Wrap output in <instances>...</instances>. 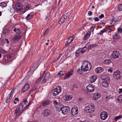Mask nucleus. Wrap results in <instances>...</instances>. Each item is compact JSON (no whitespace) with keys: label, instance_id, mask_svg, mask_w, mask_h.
<instances>
[{"label":"nucleus","instance_id":"58","mask_svg":"<svg viewBox=\"0 0 122 122\" xmlns=\"http://www.w3.org/2000/svg\"><path fill=\"white\" fill-rule=\"evenodd\" d=\"M118 91L119 93H122V88L119 89L118 90Z\"/></svg>","mask_w":122,"mask_h":122},{"label":"nucleus","instance_id":"1","mask_svg":"<svg viewBox=\"0 0 122 122\" xmlns=\"http://www.w3.org/2000/svg\"><path fill=\"white\" fill-rule=\"evenodd\" d=\"M89 44V43H87L86 46L83 48L82 49H80L76 51V56H79L81 55L84 52L85 50H83V49L85 48H86L87 50L91 49L95 47L96 46V44L91 45Z\"/></svg>","mask_w":122,"mask_h":122},{"label":"nucleus","instance_id":"50","mask_svg":"<svg viewBox=\"0 0 122 122\" xmlns=\"http://www.w3.org/2000/svg\"><path fill=\"white\" fill-rule=\"evenodd\" d=\"M23 101L25 104H26L27 103V99H23Z\"/></svg>","mask_w":122,"mask_h":122},{"label":"nucleus","instance_id":"19","mask_svg":"<svg viewBox=\"0 0 122 122\" xmlns=\"http://www.w3.org/2000/svg\"><path fill=\"white\" fill-rule=\"evenodd\" d=\"M21 36H20L16 35L12 38L11 40L12 41H18L20 39Z\"/></svg>","mask_w":122,"mask_h":122},{"label":"nucleus","instance_id":"47","mask_svg":"<svg viewBox=\"0 0 122 122\" xmlns=\"http://www.w3.org/2000/svg\"><path fill=\"white\" fill-rule=\"evenodd\" d=\"M8 29H5L3 31V33L4 34H5L8 32Z\"/></svg>","mask_w":122,"mask_h":122},{"label":"nucleus","instance_id":"57","mask_svg":"<svg viewBox=\"0 0 122 122\" xmlns=\"http://www.w3.org/2000/svg\"><path fill=\"white\" fill-rule=\"evenodd\" d=\"M15 101H16L17 102L19 101L20 100L19 99V98L18 97L15 98Z\"/></svg>","mask_w":122,"mask_h":122},{"label":"nucleus","instance_id":"23","mask_svg":"<svg viewBox=\"0 0 122 122\" xmlns=\"http://www.w3.org/2000/svg\"><path fill=\"white\" fill-rule=\"evenodd\" d=\"M100 94L99 93L95 94L93 97V99L96 100L99 99L100 97Z\"/></svg>","mask_w":122,"mask_h":122},{"label":"nucleus","instance_id":"41","mask_svg":"<svg viewBox=\"0 0 122 122\" xmlns=\"http://www.w3.org/2000/svg\"><path fill=\"white\" fill-rule=\"evenodd\" d=\"M118 101L121 102L122 101V95L119 96L118 97Z\"/></svg>","mask_w":122,"mask_h":122},{"label":"nucleus","instance_id":"31","mask_svg":"<svg viewBox=\"0 0 122 122\" xmlns=\"http://www.w3.org/2000/svg\"><path fill=\"white\" fill-rule=\"evenodd\" d=\"M50 101H48L42 103V105L43 106H46L47 105H49L50 104Z\"/></svg>","mask_w":122,"mask_h":122},{"label":"nucleus","instance_id":"25","mask_svg":"<svg viewBox=\"0 0 122 122\" xmlns=\"http://www.w3.org/2000/svg\"><path fill=\"white\" fill-rule=\"evenodd\" d=\"M102 86L105 87H107L108 86L109 84L108 82L107 81H103L102 83Z\"/></svg>","mask_w":122,"mask_h":122},{"label":"nucleus","instance_id":"15","mask_svg":"<svg viewBox=\"0 0 122 122\" xmlns=\"http://www.w3.org/2000/svg\"><path fill=\"white\" fill-rule=\"evenodd\" d=\"M51 113V111L48 109H45L42 112L43 115L45 116H47L49 115Z\"/></svg>","mask_w":122,"mask_h":122},{"label":"nucleus","instance_id":"36","mask_svg":"<svg viewBox=\"0 0 122 122\" xmlns=\"http://www.w3.org/2000/svg\"><path fill=\"white\" fill-rule=\"evenodd\" d=\"M6 4L5 2H2L0 3V6L2 7H6Z\"/></svg>","mask_w":122,"mask_h":122},{"label":"nucleus","instance_id":"49","mask_svg":"<svg viewBox=\"0 0 122 122\" xmlns=\"http://www.w3.org/2000/svg\"><path fill=\"white\" fill-rule=\"evenodd\" d=\"M88 15L91 16L92 15V13L91 11H88Z\"/></svg>","mask_w":122,"mask_h":122},{"label":"nucleus","instance_id":"26","mask_svg":"<svg viewBox=\"0 0 122 122\" xmlns=\"http://www.w3.org/2000/svg\"><path fill=\"white\" fill-rule=\"evenodd\" d=\"M113 38L114 39H117L120 38L119 34V33H116L113 36Z\"/></svg>","mask_w":122,"mask_h":122},{"label":"nucleus","instance_id":"2","mask_svg":"<svg viewBox=\"0 0 122 122\" xmlns=\"http://www.w3.org/2000/svg\"><path fill=\"white\" fill-rule=\"evenodd\" d=\"M23 108V107L22 104L20 103L15 110L14 115L15 117H16L19 116L21 114L22 112L25 109L24 108L21 112H20L22 110Z\"/></svg>","mask_w":122,"mask_h":122},{"label":"nucleus","instance_id":"5","mask_svg":"<svg viewBox=\"0 0 122 122\" xmlns=\"http://www.w3.org/2000/svg\"><path fill=\"white\" fill-rule=\"evenodd\" d=\"M61 91V87L60 86H57L53 90V95L54 96L58 95Z\"/></svg>","mask_w":122,"mask_h":122},{"label":"nucleus","instance_id":"12","mask_svg":"<svg viewBox=\"0 0 122 122\" xmlns=\"http://www.w3.org/2000/svg\"><path fill=\"white\" fill-rule=\"evenodd\" d=\"M107 117V114L106 112H102L100 115V117L102 119L105 120Z\"/></svg>","mask_w":122,"mask_h":122},{"label":"nucleus","instance_id":"30","mask_svg":"<svg viewBox=\"0 0 122 122\" xmlns=\"http://www.w3.org/2000/svg\"><path fill=\"white\" fill-rule=\"evenodd\" d=\"M77 71L79 73L81 74L82 73L86 71L83 69V68L81 66V69H78L77 70Z\"/></svg>","mask_w":122,"mask_h":122},{"label":"nucleus","instance_id":"55","mask_svg":"<svg viewBox=\"0 0 122 122\" xmlns=\"http://www.w3.org/2000/svg\"><path fill=\"white\" fill-rule=\"evenodd\" d=\"M104 17V15L103 14H102L99 16V18L100 19H102Z\"/></svg>","mask_w":122,"mask_h":122},{"label":"nucleus","instance_id":"32","mask_svg":"<svg viewBox=\"0 0 122 122\" xmlns=\"http://www.w3.org/2000/svg\"><path fill=\"white\" fill-rule=\"evenodd\" d=\"M50 77V74L49 72H48L46 73L44 76L45 78L47 79L48 80Z\"/></svg>","mask_w":122,"mask_h":122},{"label":"nucleus","instance_id":"64","mask_svg":"<svg viewBox=\"0 0 122 122\" xmlns=\"http://www.w3.org/2000/svg\"><path fill=\"white\" fill-rule=\"evenodd\" d=\"M69 43H68L67 42V43L65 45L66 46H67L69 45Z\"/></svg>","mask_w":122,"mask_h":122},{"label":"nucleus","instance_id":"63","mask_svg":"<svg viewBox=\"0 0 122 122\" xmlns=\"http://www.w3.org/2000/svg\"><path fill=\"white\" fill-rule=\"evenodd\" d=\"M85 36L86 38H87V39L89 38V36H88V35H87L86 34L85 35Z\"/></svg>","mask_w":122,"mask_h":122},{"label":"nucleus","instance_id":"8","mask_svg":"<svg viewBox=\"0 0 122 122\" xmlns=\"http://www.w3.org/2000/svg\"><path fill=\"white\" fill-rule=\"evenodd\" d=\"M120 52L117 51H113L111 57L114 59H116L118 58L120 55Z\"/></svg>","mask_w":122,"mask_h":122},{"label":"nucleus","instance_id":"62","mask_svg":"<svg viewBox=\"0 0 122 122\" xmlns=\"http://www.w3.org/2000/svg\"><path fill=\"white\" fill-rule=\"evenodd\" d=\"M88 39L87 38H86L85 36L83 38V39L84 40H86Z\"/></svg>","mask_w":122,"mask_h":122},{"label":"nucleus","instance_id":"28","mask_svg":"<svg viewBox=\"0 0 122 122\" xmlns=\"http://www.w3.org/2000/svg\"><path fill=\"white\" fill-rule=\"evenodd\" d=\"M73 38L72 37H68L67 39L66 42L68 43H70L73 40Z\"/></svg>","mask_w":122,"mask_h":122},{"label":"nucleus","instance_id":"17","mask_svg":"<svg viewBox=\"0 0 122 122\" xmlns=\"http://www.w3.org/2000/svg\"><path fill=\"white\" fill-rule=\"evenodd\" d=\"M97 78V77L95 75H92L90 76L89 79V81L91 83H92L96 81Z\"/></svg>","mask_w":122,"mask_h":122},{"label":"nucleus","instance_id":"14","mask_svg":"<svg viewBox=\"0 0 122 122\" xmlns=\"http://www.w3.org/2000/svg\"><path fill=\"white\" fill-rule=\"evenodd\" d=\"M78 112V108L75 107H73L71 110V113L73 116H75L77 114Z\"/></svg>","mask_w":122,"mask_h":122},{"label":"nucleus","instance_id":"20","mask_svg":"<svg viewBox=\"0 0 122 122\" xmlns=\"http://www.w3.org/2000/svg\"><path fill=\"white\" fill-rule=\"evenodd\" d=\"M73 71H71L68 72L66 74L65 76L64 79H67L69 78L73 74Z\"/></svg>","mask_w":122,"mask_h":122},{"label":"nucleus","instance_id":"52","mask_svg":"<svg viewBox=\"0 0 122 122\" xmlns=\"http://www.w3.org/2000/svg\"><path fill=\"white\" fill-rule=\"evenodd\" d=\"M45 71H44L41 73V74L42 77H43L44 74L45 73Z\"/></svg>","mask_w":122,"mask_h":122},{"label":"nucleus","instance_id":"16","mask_svg":"<svg viewBox=\"0 0 122 122\" xmlns=\"http://www.w3.org/2000/svg\"><path fill=\"white\" fill-rule=\"evenodd\" d=\"M64 99L65 101H69L71 100L72 97L71 95H66L64 97Z\"/></svg>","mask_w":122,"mask_h":122},{"label":"nucleus","instance_id":"34","mask_svg":"<svg viewBox=\"0 0 122 122\" xmlns=\"http://www.w3.org/2000/svg\"><path fill=\"white\" fill-rule=\"evenodd\" d=\"M12 55H7L6 57L7 58V60L8 61H10V59H11L12 58Z\"/></svg>","mask_w":122,"mask_h":122},{"label":"nucleus","instance_id":"24","mask_svg":"<svg viewBox=\"0 0 122 122\" xmlns=\"http://www.w3.org/2000/svg\"><path fill=\"white\" fill-rule=\"evenodd\" d=\"M103 70V69L101 67H99L95 69L96 73H98L101 72Z\"/></svg>","mask_w":122,"mask_h":122},{"label":"nucleus","instance_id":"13","mask_svg":"<svg viewBox=\"0 0 122 122\" xmlns=\"http://www.w3.org/2000/svg\"><path fill=\"white\" fill-rule=\"evenodd\" d=\"M30 87V85L28 83H26L22 88L21 92H24L27 91Z\"/></svg>","mask_w":122,"mask_h":122},{"label":"nucleus","instance_id":"53","mask_svg":"<svg viewBox=\"0 0 122 122\" xmlns=\"http://www.w3.org/2000/svg\"><path fill=\"white\" fill-rule=\"evenodd\" d=\"M112 68H110L108 69V72H110L112 73Z\"/></svg>","mask_w":122,"mask_h":122},{"label":"nucleus","instance_id":"37","mask_svg":"<svg viewBox=\"0 0 122 122\" xmlns=\"http://www.w3.org/2000/svg\"><path fill=\"white\" fill-rule=\"evenodd\" d=\"M73 87L72 90H77L78 89V86L76 84H74L73 85Z\"/></svg>","mask_w":122,"mask_h":122},{"label":"nucleus","instance_id":"46","mask_svg":"<svg viewBox=\"0 0 122 122\" xmlns=\"http://www.w3.org/2000/svg\"><path fill=\"white\" fill-rule=\"evenodd\" d=\"M114 21V20L113 19H112L110 21V24L111 25H112L114 24V23H113Z\"/></svg>","mask_w":122,"mask_h":122},{"label":"nucleus","instance_id":"22","mask_svg":"<svg viewBox=\"0 0 122 122\" xmlns=\"http://www.w3.org/2000/svg\"><path fill=\"white\" fill-rule=\"evenodd\" d=\"M13 31L16 32V33L17 35H20L21 33V31L19 29L15 27L13 29Z\"/></svg>","mask_w":122,"mask_h":122},{"label":"nucleus","instance_id":"43","mask_svg":"<svg viewBox=\"0 0 122 122\" xmlns=\"http://www.w3.org/2000/svg\"><path fill=\"white\" fill-rule=\"evenodd\" d=\"M118 9L120 11L122 10V4L119 5Z\"/></svg>","mask_w":122,"mask_h":122},{"label":"nucleus","instance_id":"35","mask_svg":"<svg viewBox=\"0 0 122 122\" xmlns=\"http://www.w3.org/2000/svg\"><path fill=\"white\" fill-rule=\"evenodd\" d=\"M107 30L104 29L102 30H101L98 34L100 35H102L104 33L107 32Z\"/></svg>","mask_w":122,"mask_h":122},{"label":"nucleus","instance_id":"33","mask_svg":"<svg viewBox=\"0 0 122 122\" xmlns=\"http://www.w3.org/2000/svg\"><path fill=\"white\" fill-rule=\"evenodd\" d=\"M32 17V15L31 14H28L26 17V19L27 20H29L31 19Z\"/></svg>","mask_w":122,"mask_h":122},{"label":"nucleus","instance_id":"38","mask_svg":"<svg viewBox=\"0 0 122 122\" xmlns=\"http://www.w3.org/2000/svg\"><path fill=\"white\" fill-rule=\"evenodd\" d=\"M40 76L39 78H38L36 81V84L38 83L42 79V77L41 74V73L40 74Z\"/></svg>","mask_w":122,"mask_h":122},{"label":"nucleus","instance_id":"61","mask_svg":"<svg viewBox=\"0 0 122 122\" xmlns=\"http://www.w3.org/2000/svg\"><path fill=\"white\" fill-rule=\"evenodd\" d=\"M90 32L89 31V32H87L86 35H88V36H90Z\"/></svg>","mask_w":122,"mask_h":122},{"label":"nucleus","instance_id":"45","mask_svg":"<svg viewBox=\"0 0 122 122\" xmlns=\"http://www.w3.org/2000/svg\"><path fill=\"white\" fill-rule=\"evenodd\" d=\"M118 31L119 33H121L122 32V29L121 28H118Z\"/></svg>","mask_w":122,"mask_h":122},{"label":"nucleus","instance_id":"18","mask_svg":"<svg viewBox=\"0 0 122 122\" xmlns=\"http://www.w3.org/2000/svg\"><path fill=\"white\" fill-rule=\"evenodd\" d=\"M16 9L18 11H20L22 9V7L21 5L19 3H17L16 5Z\"/></svg>","mask_w":122,"mask_h":122},{"label":"nucleus","instance_id":"3","mask_svg":"<svg viewBox=\"0 0 122 122\" xmlns=\"http://www.w3.org/2000/svg\"><path fill=\"white\" fill-rule=\"evenodd\" d=\"M81 67L83 69L86 71H89L91 68L92 66L90 62L88 61H84L82 63Z\"/></svg>","mask_w":122,"mask_h":122},{"label":"nucleus","instance_id":"54","mask_svg":"<svg viewBox=\"0 0 122 122\" xmlns=\"http://www.w3.org/2000/svg\"><path fill=\"white\" fill-rule=\"evenodd\" d=\"M31 104V103L30 102H29L28 103V104L26 105L25 107L24 108V109H25V108H27Z\"/></svg>","mask_w":122,"mask_h":122},{"label":"nucleus","instance_id":"10","mask_svg":"<svg viewBox=\"0 0 122 122\" xmlns=\"http://www.w3.org/2000/svg\"><path fill=\"white\" fill-rule=\"evenodd\" d=\"M14 92V90H12L11 91V93L6 98L5 100V102L7 103H8L12 98L13 94Z\"/></svg>","mask_w":122,"mask_h":122},{"label":"nucleus","instance_id":"51","mask_svg":"<svg viewBox=\"0 0 122 122\" xmlns=\"http://www.w3.org/2000/svg\"><path fill=\"white\" fill-rule=\"evenodd\" d=\"M64 54V53L63 52V53L61 54L57 58V61L62 56V55Z\"/></svg>","mask_w":122,"mask_h":122},{"label":"nucleus","instance_id":"48","mask_svg":"<svg viewBox=\"0 0 122 122\" xmlns=\"http://www.w3.org/2000/svg\"><path fill=\"white\" fill-rule=\"evenodd\" d=\"M53 104L54 105H57L58 104V102L56 100H55L54 101Z\"/></svg>","mask_w":122,"mask_h":122},{"label":"nucleus","instance_id":"4","mask_svg":"<svg viewBox=\"0 0 122 122\" xmlns=\"http://www.w3.org/2000/svg\"><path fill=\"white\" fill-rule=\"evenodd\" d=\"M85 111L87 113H91L93 112L94 110V105L91 103L85 107Z\"/></svg>","mask_w":122,"mask_h":122},{"label":"nucleus","instance_id":"11","mask_svg":"<svg viewBox=\"0 0 122 122\" xmlns=\"http://www.w3.org/2000/svg\"><path fill=\"white\" fill-rule=\"evenodd\" d=\"M87 91L89 92H92L94 91V87L91 84H89L87 85L86 87Z\"/></svg>","mask_w":122,"mask_h":122},{"label":"nucleus","instance_id":"40","mask_svg":"<svg viewBox=\"0 0 122 122\" xmlns=\"http://www.w3.org/2000/svg\"><path fill=\"white\" fill-rule=\"evenodd\" d=\"M122 117V116L121 115L117 116L115 117V119L116 121H117V119H119Z\"/></svg>","mask_w":122,"mask_h":122},{"label":"nucleus","instance_id":"7","mask_svg":"<svg viewBox=\"0 0 122 122\" xmlns=\"http://www.w3.org/2000/svg\"><path fill=\"white\" fill-rule=\"evenodd\" d=\"M70 110V109L68 106L63 107L62 109V113L64 115L67 114Z\"/></svg>","mask_w":122,"mask_h":122},{"label":"nucleus","instance_id":"59","mask_svg":"<svg viewBox=\"0 0 122 122\" xmlns=\"http://www.w3.org/2000/svg\"><path fill=\"white\" fill-rule=\"evenodd\" d=\"M79 122H89L87 120L85 121H82L81 120H79Z\"/></svg>","mask_w":122,"mask_h":122},{"label":"nucleus","instance_id":"27","mask_svg":"<svg viewBox=\"0 0 122 122\" xmlns=\"http://www.w3.org/2000/svg\"><path fill=\"white\" fill-rule=\"evenodd\" d=\"M65 71H61L57 74V76L59 77L65 74Z\"/></svg>","mask_w":122,"mask_h":122},{"label":"nucleus","instance_id":"21","mask_svg":"<svg viewBox=\"0 0 122 122\" xmlns=\"http://www.w3.org/2000/svg\"><path fill=\"white\" fill-rule=\"evenodd\" d=\"M56 110L58 111H60L61 110L62 111V109L63 107L62 105L60 104H58L57 105H56Z\"/></svg>","mask_w":122,"mask_h":122},{"label":"nucleus","instance_id":"60","mask_svg":"<svg viewBox=\"0 0 122 122\" xmlns=\"http://www.w3.org/2000/svg\"><path fill=\"white\" fill-rule=\"evenodd\" d=\"M5 40L7 44H8L9 43V41H8V39H5Z\"/></svg>","mask_w":122,"mask_h":122},{"label":"nucleus","instance_id":"44","mask_svg":"<svg viewBox=\"0 0 122 122\" xmlns=\"http://www.w3.org/2000/svg\"><path fill=\"white\" fill-rule=\"evenodd\" d=\"M30 7L31 6L30 5H27L24 7V8L25 9L27 10L30 8Z\"/></svg>","mask_w":122,"mask_h":122},{"label":"nucleus","instance_id":"9","mask_svg":"<svg viewBox=\"0 0 122 122\" xmlns=\"http://www.w3.org/2000/svg\"><path fill=\"white\" fill-rule=\"evenodd\" d=\"M114 77L116 79H120L121 76L120 75V72L119 71H117L115 72L113 74Z\"/></svg>","mask_w":122,"mask_h":122},{"label":"nucleus","instance_id":"39","mask_svg":"<svg viewBox=\"0 0 122 122\" xmlns=\"http://www.w3.org/2000/svg\"><path fill=\"white\" fill-rule=\"evenodd\" d=\"M49 30L48 29H47L46 30H45L43 33V34H42L41 35V36L42 37L43 36L45 35L47 33L48 31Z\"/></svg>","mask_w":122,"mask_h":122},{"label":"nucleus","instance_id":"29","mask_svg":"<svg viewBox=\"0 0 122 122\" xmlns=\"http://www.w3.org/2000/svg\"><path fill=\"white\" fill-rule=\"evenodd\" d=\"M111 62V60L109 59L105 60L103 61V63L107 65L109 64Z\"/></svg>","mask_w":122,"mask_h":122},{"label":"nucleus","instance_id":"6","mask_svg":"<svg viewBox=\"0 0 122 122\" xmlns=\"http://www.w3.org/2000/svg\"><path fill=\"white\" fill-rule=\"evenodd\" d=\"M69 14L68 13H66L62 16L60 20L58 21V23L60 24H61L65 21L69 17Z\"/></svg>","mask_w":122,"mask_h":122},{"label":"nucleus","instance_id":"42","mask_svg":"<svg viewBox=\"0 0 122 122\" xmlns=\"http://www.w3.org/2000/svg\"><path fill=\"white\" fill-rule=\"evenodd\" d=\"M48 80L46 78H45V77H44L41 82L42 83H44L46 82Z\"/></svg>","mask_w":122,"mask_h":122},{"label":"nucleus","instance_id":"56","mask_svg":"<svg viewBox=\"0 0 122 122\" xmlns=\"http://www.w3.org/2000/svg\"><path fill=\"white\" fill-rule=\"evenodd\" d=\"M94 20L95 21H98L99 20V19L98 17H96L94 18Z\"/></svg>","mask_w":122,"mask_h":122}]
</instances>
